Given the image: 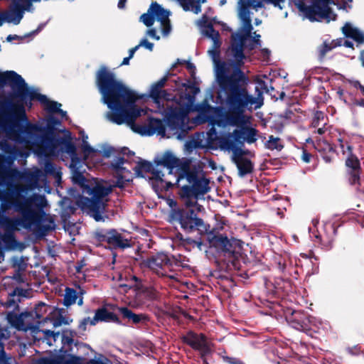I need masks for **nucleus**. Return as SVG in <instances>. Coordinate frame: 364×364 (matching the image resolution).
Returning <instances> with one entry per match:
<instances>
[{
	"instance_id": "680f3d73",
	"label": "nucleus",
	"mask_w": 364,
	"mask_h": 364,
	"mask_svg": "<svg viewBox=\"0 0 364 364\" xmlns=\"http://www.w3.org/2000/svg\"><path fill=\"white\" fill-rule=\"evenodd\" d=\"M262 52V54L263 55V60H266L269 58V54H270V51L268 50V49H262L261 50Z\"/></svg>"
},
{
	"instance_id": "a19ab883",
	"label": "nucleus",
	"mask_w": 364,
	"mask_h": 364,
	"mask_svg": "<svg viewBox=\"0 0 364 364\" xmlns=\"http://www.w3.org/2000/svg\"><path fill=\"white\" fill-rule=\"evenodd\" d=\"M82 149L84 156L86 159L89 158L90 156L96 153L95 150L93 148H92L88 144V142L85 139H83Z\"/></svg>"
},
{
	"instance_id": "c756f323",
	"label": "nucleus",
	"mask_w": 364,
	"mask_h": 364,
	"mask_svg": "<svg viewBox=\"0 0 364 364\" xmlns=\"http://www.w3.org/2000/svg\"><path fill=\"white\" fill-rule=\"evenodd\" d=\"M9 322L12 326L20 331H27L28 326L24 323L23 314L17 315L10 314L7 316Z\"/></svg>"
},
{
	"instance_id": "4468645a",
	"label": "nucleus",
	"mask_w": 364,
	"mask_h": 364,
	"mask_svg": "<svg viewBox=\"0 0 364 364\" xmlns=\"http://www.w3.org/2000/svg\"><path fill=\"white\" fill-rule=\"evenodd\" d=\"M43 333V338L49 346H53L56 342L57 339L60 338L62 346L60 348V352L67 353L71 350L73 343L74 337L76 333L73 331L66 329L63 331L61 333H54L50 330L41 331Z\"/></svg>"
},
{
	"instance_id": "c85d7f7f",
	"label": "nucleus",
	"mask_w": 364,
	"mask_h": 364,
	"mask_svg": "<svg viewBox=\"0 0 364 364\" xmlns=\"http://www.w3.org/2000/svg\"><path fill=\"white\" fill-rule=\"evenodd\" d=\"M125 160L124 158L118 157L115 159L112 163V166L116 171V172L121 176L122 178H124L127 181H129L130 179L127 178V176L131 173L126 167L123 166Z\"/></svg>"
},
{
	"instance_id": "b1692460",
	"label": "nucleus",
	"mask_w": 364,
	"mask_h": 364,
	"mask_svg": "<svg viewBox=\"0 0 364 364\" xmlns=\"http://www.w3.org/2000/svg\"><path fill=\"white\" fill-rule=\"evenodd\" d=\"M207 240L210 247H214L218 250L226 252L230 249V243L228 238L225 236L215 235L210 232L207 235Z\"/></svg>"
},
{
	"instance_id": "338daca9",
	"label": "nucleus",
	"mask_w": 364,
	"mask_h": 364,
	"mask_svg": "<svg viewBox=\"0 0 364 364\" xmlns=\"http://www.w3.org/2000/svg\"><path fill=\"white\" fill-rule=\"evenodd\" d=\"M187 68L191 73H193L196 70L195 66L192 63H188Z\"/></svg>"
},
{
	"instance_id": "8fccbe9b",
	"label": "nucleus",
	"mask_w": 364,
	"mask_h": 364,
	"mask_svg": "<svg viewBox=\"0 0 364 364\" xmlns=\"http://www.w3.org/2000/svg\"><path fill=\"white\" fill-rule=\"evenodd\" d=\"M146 35L157 41L160 39V36L157 35L156 30L155 28L149 29L146 31Z\"/></svg>"
},
{
	"instance_id": "a211bd4d",
	"label": "nucleus",
	"mask_w": 364,
	"mask_h": 364,
	"mask_svg": "<svg viewBox=\"0 0 364 364\" xmlns=\"http://www.w3.org/2000/svg\"><path fill=\"white\" fill-rule=\"evenodd\" d=\"M331 0H318L323 4L320 6L318 4H314L312 6L304 7L302 10L306 16L311 21H319L326 18L330 11L328 4Z\"/></svg>"
},
{
	"instance_id": "bb28decb",
	"label": "nucleus",
	"mask_w": 364,
	"mask_h": 364,
	"mask_svg": "<svg viewBox=\"0 0 364 364\" xmlns=\"http://www.w3.org/2000/svg\"><path fill=\"white\" fill-rule=\"evenodd\" d=\"M119 312L124 318H128L132 321L133 323H144L148 321V317L144 314H136L133 313L130 309L126 307L119 309Z\"/></svg>"
},
{
	"instance_id": "dca6fc26",
	"label": "nucleus",
	"mask_w": 364,
	"mask_h": 364,
	"mask_svg": "<svg viewBox=\"0 0 364 364\" xmlns=\"http://www.w3.org/2000/svg\"><path fill=\"white\" fill-rule=\"evenodd\" d=\"M21 96L28 97L31 100L36 99L45 106V109L48 112L52 113L58 112L63 119H67L68 118L66 112L60 109V103L50 101L46 95L39 94L36 90L28 88V92L21 94Z\"/></svg>"
},
{
	"instance_id": "603ef678",
	"label": "nucleus",
	"mask_w": 364,
	"mask_h": 364,
	"mask_svg": "<svg viewBox=\"0 0 364 364\" xmlns=\"http://www.w3.org/2000/svg\"><path fill=\"white\" fill-rule=\"evenodd\" d=\"M347 350L351 355H358L361 351L360 347L358 346H355L353 347L348 348Z\"/></svg>"
},
{
	"instance_id": "ddd939ff",
	"label": "nucleus",
	"mask_w": 364,
	"mask_h": 364,
	"mask_svg": "<svg viewBox=\"0 0 364 364\" xmlns=\"http://www.w3.org/2000/svg\"><path fill=\"white\" fill-rule=\"evenodd\" d=\"M12 4L8 10L4 11L6 22L18 25L23 17L25 11H32L33 8V1L40 0H11Z\"/></svg>"
},
{
	"instance_id": "2f4dec72",
	"label": "nucleus",
	"mask_w": 364,
	"mask_h": 364,
	"mask_svg": "<svg viewBox=\"0 0 364 364\" xmlns=\"http://www.w3.org/2000/svg\"><path fill=\"white\" fill-rule=\"evenodd\" d=\"M347 149L348 150V154L346 156V164L350 168L351 170H359L360 169V162L356 156H355L352 154L351 146H347Z\"/></svg>"
},
{
	"instance_id": "5701e85b",
	"label": "nucleus",
	"mask_w": 364,
	"mask_h": 364,
	"mask_svg": "<svg viewBox=\"0 0 364 364\" xmlns=\"http://www.w3.org/2000/svg\"><path fill=\"white\" fill-rule=\"evenodd\" d=\"M107 243L114 248L124 249L131 246L130 240L115 230L108 231Z\"/></svg>"
},
{
	"instance_id": "7ed1b4c3",
	"label": "nucleus",
	"mask_w": 364,
	"mask_h": 364,
	"mask_svg": "<svg viewBox=\"0 0 364 364\" xmlns=\"http://www.w3.org/2000/svg\"><path fill=\"white\" fill-rule=\"evenodd\" d=\"M202 33L213 41L212 47L208 50L215 68L217 81L222 89H227L229 91V102L232 106L243 105L247 102V97L244 90L240 87L239 84L245 81L247 77L241 69H235L230 73L229 68L231 67L226 63L220 60V48L222 44L220 33L215 31L213 26H204Z\"/></svg>"
},
{
	"instance_id": "39448f33",
	"label": "nucleus",
	"mask_w": 364,
	"mask_h": 364,
	"mask_svg": "<svg viewBox=\"0 0 364 364\" xmlns=\"http://www.w3.org/2000/svg\"><path fill=\"white\" fill-rule=\"evenodd\" d=\"M167 80L166 77L161 79L151 90L150 95L154 99L157 112L166 119L168 127L174 134L186 129L188 122V109L181 105L172 94L162 90Z\"/></svg>"
},
{
	"instance_id": "58836bf2",
	"label": "nucleus",
	"mask_w": 364,
	"mask_h": 364,
	"mask_svg": "<svg viewBox=\"0 0 364 364\" xmlns=\"http://www.w3.org/2000/svg\"><path fill=\"white\" fill-rule=\"evenodd\" d=\"M314 146L318 151H328L332 149L330 144L325 140H321L320 138L316 139V142Z\"/></svg>"
},
{
	"instance_id": "f704fd0d",
	"label": "nucleus",
	"mask_w": 364,
	"mask_h": 364,
	"mask_svg": "<svg viewBox=\"0 0 364 364\" xmlns=\"http://www.w3.org/2000/svg\"><path fill=\"white\" fill-rule=\"evenodd\" d=\"M77 291L71 288L67 287L65 289V293L63 299L64 305L68 306L74 304L77 300Z\"/></svg>"
},
{
	"instance_id": "f03ea898",
	"label": "nucleus",
	"mask_w": 364,
	"mask_h": 364,
	"mask_svg": "<svg viewBox=\"0 0 364 364\" xmlns=\"http://www.w3.org/2000/svg\"><path fill=\"white\" fill-rule=\"evenodd\" d=\"M245 81L240 82V87L244 90L245 96L247 97V102L243 105L232 106L229 102L230 93L227 89H222L226 94V103L228 105L232 114L223 113L220 108L208 107L205 112V119L211 125H217L221 127H225L228 125L237 127L235 129L236 136L237 137L240 146L244 143L253 144L259 136V132L252 126V117L244 114L245 109L252 106L255 103V98L248 95L245 85Z\"/></svg>"
},
{
	"instance_id": "69168bd1",
	"label": "nucleus",
	"mask_w": 364,
	"mask_h": 364,
	"mask_svg": "<svg viewBox=\"0 0 364 364\" xmlns=\"http://www.w3.org/2000/svg\"><path fill=\"white\" fill-rule=\"evenodd\" d=\"M127 0H119L118 2V8L122 9L125 7V4Z\"/></svg>"
},
{
	"instance_id": "f3484780",
	"label": "nucleus",
	"mask_w": 364,
	"mask_h": 364,
	"mask_svg": "<svg viewBox=\"0 0 364 364\" xmlns=\"http://www.w3.org/2000/svg\"><path fill=\"white\" fill-rule=\"evenodd\" d=\"M133 169L137 176L144 177L145 173H150L152 178L161 182L164 181L168 186H171L173 184L171 181L164 179V177L165 176L161 171L159 170L156 166L154 167V165L149 161H141Z\"/></svg>"
},
{
	"instance_id": "7c9ffc66",
	"label": "nucleus",
	"mask_w": 364,
	"mask_h": 364,
	"mask_svg": "<svg viewBox=\"0 0 364 364\" xmlns=\"http://www.w3.org/2000/svg\"><path fill=\"white\" fill-rule=\"evenodd\" d=\"M10 337V331L6 328L0 327V364H9L8 360L6 358V353L2 347V341L6 340Z\"/></svg>"
},
{
	"instance_id": "3c124183",
	"label": "nucleus",
	"mask_w": 364,
	"mask_h": 364,
	"mask_svg": "<svg viewBox=\"0 0 364 364\" xmlns=\"http://www.w3.org/2000/svg\"><path fill=\"white\" fill-rule=\"evenodd\" d=\"M107 235H108V231L106 232L105 233L96 232V234H95V237L97 239V240L106 241L107 242Z\"/></svg>"
},
{
	"instance_id": "bf43d9fd",
	"label": "nucleus",
	"mask_w": 364,
	"mask_h": 364,
	"mask_svg": "<svg viewBox=\"0 0 364 364\" xmlns=\"http://www.w3.org/2000/svg\"><path fill=\"white\" fill-rule=\"evenodd\" d=\"M352 105L364 107V99L355 100L352 103Z\"/></svg>"
},
{
	"instance_id": "864d4df0",
	"label": "nucleus",
	"mask_w": 364,
	"mask_h": 364,
	"mask_svg": "<svg viewBox=\"0 0 364 364\" xmlns=\"http://www.w3.org/2000/svg\"><path fill=\"white\" fill-rule=\"evenodd\" d=\"M327 131L326 125L319 126L313 132V134H317L318 135H323Z\"/></svg>"
},
{
	"instance_id": "a18cd8bd",
	"label": "nucleus",
	"mask_w": 364,
	"mask_h": 364,
	"mask_svg": "<svg viewBox=\"0 0 364 364\" xmlns=\"http://www.w3.org/2000/svg\"><path fill=\"white\" fill-rule=\"evenodd\" d=\"M263 0H247V6L255 9L262 8L263 6Z\"/></svg>"
},
{
	"instance_id": "1a4fd4ad",
	"label": "nucleus",
	"mask_w": 364,
	"mask_h": 364,
	"mask_svg": "<svg viewBox=\"0 0 364 364\" xmlns=\"http://www.w3.org/2000/svg\"><path fill=\"white\" fill-rule=\"evenodd\" d=\"M143 264L160 277L173 282L179 280V266L166 254L159 253L153 255L144 259Z\"/></svg>"
},
{
	"instance_id": "774afa93",
	"label": "nucleus",
	"mask_w": 364,
	"mask_h": 364,
	"mask_svg": "<svg viewBox=\"0 0 364 364\" xmlns=\"http://www.w3.org/2000/svg\"><path fill=\"white\" fill-rule=\"evenodd\" d=\"M343 45L348 48H353V43L350 41H345Z\"/></svg>"
},
{
	"instance_id": "49530a36",
	"label": "nucleus",
	"mask_w": 364,
	"mask_h": 364,
	"mask_svg": "<svg viewBox=\"0 0 364 364\" xmlns=\"http://www.w3.org/2000/svg\"><path fill=\"white\" fill-rule=\"evenodd\" d=\"M55 166L53 163L46 160L44 164V171L46 174H53L55 173Z\"/></svg>"
},
{
	"instance_id": "37998d69",
	"label": "nucleus",
	"mask_w": 364,
	"mask_h": 364,
	"mask_svg": "<svg viewBox=\"0 0 364 364\" xmlns=\"http://www.w3.org/2000/svg\"><path fill=\"white\" fill-rule=\"evenodd\" d=\"M239 16L242 21L251 20L250 11L246 6H242L240 8Z\"/></svg>"
},
{
	"instance_id": "f257e3e1",
	"label": "nucleus",
	"mask_w": 364,
	"mask_h": 364,
	"mask_svg": "<svg viewBox=\"0 0 364 364\" xmlns=\"http://www.w3.org/2000/svg\"><path fill=\"white\" fill-rule=\"evenodd\" d=\"M97 85L104 103L112 111L107 114L110 121L117 124L125 123L141 135L165 136L166 129L160 119L150 118L145 126L135 124L139 117L146 114V110L135 106L134 103L139 98L137 94L118 80L105 67H102L97 73Z\"/></svg>"
},
{
	"instance_id": "e2e57ef3",
	"label": "nucleus",
	"mask_w": 364,
	"mask_h": 364,
	"mask_svg": "<svg viewBox=\"0 0 364 364\" xmlns=\"http://www.w3.org/2000/svg\"><path fill=\"white\" fill-rule=\"evenodd\" d=\"M139 46H136L134 48H132V49L129 50V58H132L135 53V52L139 49Z\"/></svg>"
},
{
	"instance_id": "79ce46f5",
	"label": "nucleus",
	"mask_w": 364,
	"mask_h": 364,
	"mask_svg": "<svg viewBox=\"0 0 364 364\" xmlns=\"http://www.w3.org/2000/svg\"><path fill=\"white\" fill-rule=\"evenodd\" d=\"M186 199V205L188 207H195L198 212H203L204 210V208L203 205L198 204L197 203V199H194L193 198H185Z\"/></svg>"
},
{
	"instance_id": "2eb2a0df",
	"label": "nucleus",
	"mask_w": 364,
	"mask_h": 364,
	"mask_svg": "<svg viewBox=\"0 0 364 364\" xmlns=\"http://www.w3.org/2000/svg\"><path fill=\"white\" fill-rule=\"evenodd\" d=\"M9 84L14 90L21 95L28 91V87L23 77L14 71L0 72V85Z\"/></svg>"
},
{
	"instance_id": "0eeeda50",
	"label": "nucleus",
	"mask_w": 364,
	"mask_h": 364,
	"mask_svg": "<svg viewBox=\"0 0 364 364\" xmlns=\"http://www.w3.org/2000/svg\"><path fill=\"white\" fill-rule=\"evenodd\" d=\"M176 184L181 188L180 195L183 198L198 199L209 192L210 181L200 168L192 167L191 164L183 173L176 176Z\"/></svg>"
},
{
	"instance_id": "6ab92c4d",
	"label": "nucleus",
	"mask_w": 364,
	"mask_h": 364,
	"mask_svg": "<svg viewBox=\"0 0 364 364\" xmlns=\"http://www.w3.org/2000/svg\"><path fill=\"white\" fill-rule=\"evenodd\" d=\"M23 178L31 190L41 188L47 185L46 174L38 168L26 171Z\"/></svg>"
},
{
	"instance_id": "052dcab7",
	"label": "nucleus",
	"mask_w": 364,
	"mask_h": 364,
	"mask_svg": "<svg viewBox=\"0 0 364 364\" xmlns=\"http://www.w3.org/2000/svg\"><path fill=\"white\" fill-rule=\"evenodd\" d=\"M114 151V149L112 147H108L107 149L104 150V156L106 157L110 156Z\"/></svg>"
},
{
	"instance_id": "09e8293b",
	"label": "nucleus",
	"mask_w": 364,
	"mask_h": 364,
	"mask_svg": "<svg viewBox=\"0 0 364 364\" xmlns=\"http://www.w3.org/2000/svg\"><path fill=\"white\" fill-rule=\"evenodd\" d=\"M338 141H339L338 146H339L343 154L347 156L348 154V150L347 149V146H350V145L348 143H344L343 141V140H341V139H339Z\"/></svg>"
},
{
	"instance_id": "20e7f679",
	"label": "nucleus",
	"mask_w": 364,
	"mask_h": 364,
	"mask_svg": "<svg viewBox=\"0 0 364 364\" xmlns=\"http://www.w3.org/2000/svg\"><path fill=\"white\" fill-rule=\"evenodd\" d=\"M13 205L21 217L10 218L0 213L1 228L5 231L12 232L18 230V226L33 232L41 230V223L46 216L43 210L46 205L45 196L35 193L23 200H15Z\"/></svg>"
},
{
	"instance_id": "72a5a7b5",
	"label": "nucleus",
	"mask_w": 364,
	"mask_h": 364,
	"mask_svg": "<svg viewBox=\"0 0 364 364\" xmlns=\"http://www.w3.org/2000/svg\"><path fill=\"white\" fill-rule=\"evenodd\" d=\"M265 147L270 150L280 151L283 149V144L279 137H274L273 135L269 136V139L265 142Z\"/></svg>"
},
{
	"instance_id": "412c9836",
	"label": "nucleus",
	"mask_w": 364,
	"mask_h": 364,
	"mask_svg": "<svg viewBox=\"0 0 364 364\" xmlns=\"http://www.w3.org/2000/svg\"><path fill=\"white\" fill-rule=\"evenodd\" d=\"M183 341L191 348L202 353H207L210 351L208 342L203 334H197L191 331L184 336Z\"/></svg>"
},
{
	"instance_id": "13d9d810",
	"label": "nucleus",
	"mask_w": 364,
	"mask_h": 364,
	"mask_svg": "<svg viewBox=\"0 0 364 364\" xmlns=\"http://www.w3.org/2000/svg\"><path fill=\"white\" fill-rule=\"evenodd\" d=\"M89 364H108L107 360L101 359H93L90 360Z\"/></svg>"
},
{
	"instance_id": "c03bdc74",
	"label": "nucleus",
	"mask_w": 364,
	"mask_h": 364,
	"mask_svg": "<svg viewBox=\"0 0 364 364\" xmlns=\"http://www.w3.org/2000/svg\"><path fill=\"white\" fill-rule=\"evenodd\" d=\"M360 175L359 170H353L350 171L349 182L351 185L359 183Z\"/></svg>"
},
{
	"instance_id": "f8f14e48",
	"label": "nucleus",
	"mask_w": 364,
	"mask_h": 364,
	"mask_svg": "<svg viewBox=\"0 0 364 364\" xmlns=\"http://www.w3.org/2000/svg\"><path fill=\"white\" fill-rule=\"evenodd\" d=\"M191 161L186 159H180L177 158L171 151H167L163 154L157 156L154 159V164L159 169V167H165L168 170V175H171L173 170L176 169L177 173H183Z\"/></svg>"
},
{
	"instance_id": "a878e982",
	"label": "nucleus",
	"mask_w": 364,
	"mask_h": 364,
	"mask_svg": "<svg viewBox=\"0 0 364 364\" xmlns=\"http://www.w3.org/2000/svg\"><path fill=\"white\" fill-rule=\"evenodd\" d=\"M117 318L114 314L109 311L105 308H101L96 311L95 315L92 319L88 318L85 321H89L91 325H95L98 321H114Z\"/></svg>"
},
{
	"instance_id": "423d86ee",
	"label": "nucleus",
	"mask_w": 364,
	"mask_h": 364,
	"mask_svg": "<svg viewBox=\"0 0 364 364\" xmlns=\"http://www.w3.org/2000/svg\"><path fill=\"white\" fill-rule=\"evenodd\" d=\"M72 179L75 183L83 188V193L92 196L91 198L80 197L76 202L77 206L91 215L97 221L100 220L107 202L105 198L112 192V187L97 183L93 188H90L84 175L77 170L73 171Z\"/></svg>"
},
{
	"instance_id": "4be33fe9",
	"label": "nucleus",
	"mask_w": 364,
	"mask_h": 364,
	"mask_svg": "<svg viewBox=\"0 0 364 364\" xmlns=\"http://www.w3.org/2000/svg\"><path fill=\"white\" fill-rule=\"evenodd\" d=\"M232 160L236 164L240 176H244L252 171L253 164L250 159L243 156L242 150L241 152L232 154Z\"/></svg>"
},
{
	"instance_id": "9b49d317",
	"label": "nucleus",
	"mask_w": 364,
	"mask_h": 364,
	"mask_svg": "<svg viewBox=\"0 0 364 364\" xmlns=\"http://www.w3.org/2000/svg\"><path fill=\"white\" fill-rule=\"evenodd\" d=\"M169 12L163 9L156 2H153L147 14L141 16V21L148 27L151 26L155 21L160 23V28L164 36H167L171 30Z\"/></svg>"
},
{
	"instance_id": "4d7b16f0",
	"label": "nucleus",
	"mask_w": 364,
	"mask_h": 364,
	"mask_svg": "<svg viewBox=\"0 0 364 364\" xmlns=\"http://www.w3.org/2000/svg\"><path fill=\"white\" fill-rule=\"evenodd\" d=\"M227 360L230 364H244V363L235 358H227Z\"/></svg>"
},
{
	"instance_id": "5fc2aeb1",
	"label": "nucleus",
	"mask_w": 364,
	"mask_h": 364,
	"mask_svg": "<svg viewBox=\"0 0 364 364\" xmlns=\"http://www.w3.org/2000/svg\"><path fill=\"white\" fill-rule=\"evenodd\" d=\"M311 156V154L308 153L306 150H303L301 159L304 162L309 163Z\"/></svg>"
},
{
	"instance_id": "9d476101",
	"label": "nucleus",
	"mask_w": 364,
	"mask_h": 364,
	"mask_svg": "<svg viewBox=\"0 0 364 364\" xmlns=\"http://www.w3.org/2000/svg\"><path fill=\"white\" fill-rule=\"evenodd\" d=\"M207 132V140L211 145H217L220 149L232 151V154L241 152L240 144L234 130L231 132H222L218 134L214 126Z\"/></svg>"
},
{
	"instance_id": "aec40b11",
	"label": "nucleus",
	"mask_w": 364,
	"mask_h": 364,
	"mask_svg": "<svg viewBox=\"0 0 364 364\" xmlns=\"http://www.w3.org/2000/svg\"><path fill=\"white\" fill-rule=\"evenodd\" d=\"M179 223L181 228L188 231H192L196 228H198L204 225L203 220L196 216L193 209L181 212Z\"/></svg>"
},
{
	"instance_id": "393cba45",
	"label": "nucleus",
	"mask_w": 364,
	"mask_h": 364,
	"mask_svg": "<svg viewBox=\"0 0 364 364\" xmlns=\"http://www.w3.org/2000/svg\"><path fill=\"white\" fill-rule=\"evenodd\" d=\"M342 31L346 37L353 39L358 43H364V33L351 23H346L342 28Z\"/></svg>"
},
{
	"instance_id": "c9c22d12",
	"label": "nucleus",
	"mask_w": 364,
	"mask_h": 364,
	"mask_svg": "<svg viewBox=\"0 0 364 364\" xmlns=\"http://www.w3.org/2000/svg\"><path fill=\"white\" fill-rule=\"evenodd\" d=\"M338 46V44H336V43H334L333 41L331 42V43H327V42H324L321 46L318 47V58L320 60H323L325 56H326V54L327 53H328L329 51H331L332 49H333L334 48H336V46Z\"/></svg>"
},
{
	"instance_id": "4c0bfd02",
	"label": "nucleus",
	"mask_w": 364,
	"mask_h": 364,
	"mask_svg": "<svg viewBox=\"0 0 364 364\" xmlns=\"http://www.w3.org/2000/svg\"><path fill=\"white\" fill-rule=\"evenodd\" d=\"M300 315L299 312H294L293 314L294 319L292 321H289L291 326L299 331H305L306 327L304 321H297V318Z\"/></svg>"
},
{
	"instance_id": "473e14b6",
	"label": "nucleus",
	"mask_w": 364,
	"mask_h": 364,
	"mask_svg": "<svg viewBox=\"0 0 364 364\" xmlns=\"http://www.w3.org/2000/svg\"><path fill=\"white\" fill-rule=\"evenodd\" d=\"M326 117L321 111H316L313 117L311 128L316 129L319 126L326 125Z\"/></svg>"
},
{
	"instance_id": "cd10ccee",
	"label": "nucleus",
	"mask_w": 364,
	"mask_h": 364,
	"mask_svg": "<svg viewBox=\"0 0 364 364\" xmlns=\"http://www.w3.org/2000/svg\"><path fill=\"white\" fill-rule=\"evenodd\" d=\"M178 1L185 11L198 14L201 11L200 4L205 2V0H178Z\"/></svg>"
},
{
	"instance_id": "6e6d98bb",
	"label": "nucleus",
	"mask_w": 364,
	"mask_h": 364,
	"mask_svg": "<svg viewBox=\"0 0 364 364\" xmlns=\"http://www.w3.org/2000/svg\"><path fill=\"white\" fill-rule=\"evenodd\" d=\"M11 204L8 201L4 200L1 205V209L3 212H6L9 209H10Z\"/></svg>"
},
{
	"instance_id": "de8ad7c7",
	"label": "nucleus",
	"mask_w": 364,
	"mask_h": 364,
	"mask_svg": "<svg viewBox=\"0 0 364 364\" xmlns=\"http://www.w3.org/2000/svg\"><path fill=\"white\" fill-rule=\"evenodd\" d=\"M137 46L139 48L144 47L150 51H152L154 49V43L149 42L146 38L141 39Z\"/></svg>"
},
{
	"instance_id": "ea45409f",
	"label": "nucleus",
	"mask_w": 364,
	"mask_h": 364,
	"mask_svg": "<svg viewBox=\"0 0 364 364\" xmlns=\"http://www.w3.org/2000/svg\"><path fill=\"white\" fill-rule=\"evenodd\" d=\"M14 232L5 231V232L0 235V240L4 242L5 245H11L14 242Z\"/></svg>"
},
{
	"instance_id": "0e129e2a",
	"label": "nucleus",
	"mask_w": 364,
	"mask_h": 364,
	"mask_svg": "<svg viewBox=\"0 0 364 364\" xmlns=\"http://www.w3.org/2000/svg\"><path fill=\"white\" fill-rule=\"evenodd\" d=\"M354 87L359 88L363 94H364V85H362L358 81L355 82Z\"/></svg>"
},
{
	"instance_id": "e433bc0d",
	"label": "nucleus",
	"mask_w": 364,
	"mask_h": 364,
	"mask_svg": "<svg viewBox=\"0 0 364 364\" xmlns=\"http://www.w3.org/2000/svg\"><path fill=\"white\" fill-rule=\"evenodd\" d=\"M254 34L255 36L252 38L250 37V38L247 40V43L245 45V48H247L249 50H252L257 48V46H261V41L259 40L260 35L256 34V33H255Z\"/></svg>"
},
{
	"instance_id": "6e6552de",
	"label": "nucleus",
	"mask_w": 364,
	"mask_h": 364,
	"mask_svg": "<svg viewBox=\"0 0 364 364\" xmlns=\"http://www.w3.org/2000/svg\"><path fill=\"white\" fill-rule=\"evenodd\" d=\"M251 20L242 21V26L237 33L232 34L231 44L228 50V65L235 69H241L246 60L245 45L251 37Z\"/></svg>"
}]
</instances>
